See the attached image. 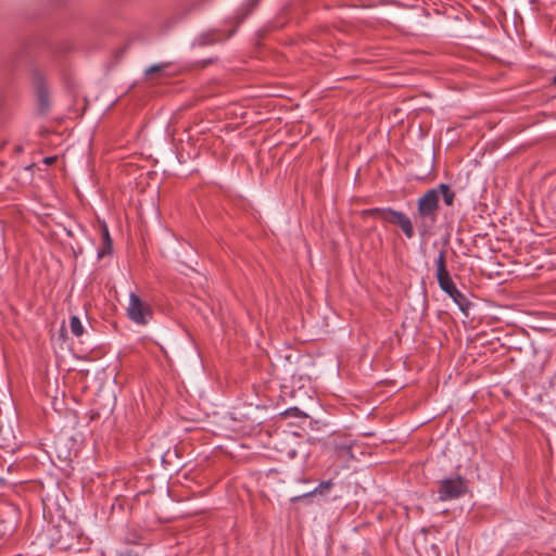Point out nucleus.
Returning <instances> with one entry per match:
<instances>
[{
	"instance_id": "1",
	"label": "nucleus",
	"mask_w": 556,
	"mask_h": 556,
	"mask_svg": "<svg viewBox=\"0 0 556 556\" xmlns=\"http://www.w3.org/2000/svg\"><path fill=\"white\" fill-rule=\"evenodd\" d=\"M440 202V191L437 189L428 190L424 195L418 199L416 223L421 236L430 232L434 226Z\"/></svg>"
},
{
	"instance_id": "2",
	"label": "nucleus",
	"mask_w": 556,
	"mask_h": 556,
	"mask_svg": "<svg viewBox=\"0 0 556 556\" xmlns=\"http://www.w3.org/2000/svg\"><path fill=\"white\" fill-rule=\"evenodd\" d=\"M368 213L383 222L397 225L408 239L414 237L413 224L406 214L392 208H372Z\"/></svg>"
},
{
	"instance_id": "3",
	"label": "nucleus",
	"mask_w": 556,
	"mask_h": 556,
	"mask_svg": "<svg viewBox=\"0 0 556 556\" xmlns=\"http://www.w3.org/2000/svg\"><path fill=\"white\" fill-rule=\"evenodd\" d=\"M127 316L137 325H147L152 316V311L137 294L130 293Z\"/></svg>"
},
{
	"instance_id": "4",
	"label": "nucleus",
	"mask_w": 556,
	"mask_h": 556,
	"mask_svg": "<svg viewBox=\"0 0 556 556\" xmlns=\"http://www.w3.org/2000/svg\"><path fill=\"white\" fill-rule=\"evenodd\" d=\"M467 492L466 481L462 477L444 479L440 482L439 498L441 501L454 500Z\"/></svg>"
},
{
	"instance_id": "5",
	"label": "nucleus",
	"mask_w": 556,
	"mask_h": 556,
	"mask_svg": "<svg viewBox=\"0 0 556 556\" xmlns=\"http://www.w3.org/2000/svg\"><path fill=\"white\" fill-rule=\"evenodd\" d=\"M437 265V279L439 282L440 288L446 293L450 294L451 291H453L456 286L453 282L450 273L446 268V256L445 251L441 250L439 252L438 258L435 261Z\"/></svg>"
},
{
	"instance_id": "6",
	"label": "nucleus",
	"mask_w": 556,
	"mask_h": 556,
	"mask_svg": "<svg viewBox=\"0 0 556 556\" xmlns=\"http://www.w3.org/2000/svg\"><path fill=\"white\" fill-rule=\"evenodd\" d=\"M333 486L332 480L323 481L318 486H316L313 491L307 492L303 495L295 496L292 500L293 501H300V500H309L315 496H327Z\"/></svg>"
},
{
	"instance_id": "7",
	"label": "nucleus",
	"mask_w": 556,
	"mask_h": 556,
	"mask_svg": "<svg viewBox=\"0 0 556 556\" xmlns=\"http://www.w3.org/2000/svg\"><path fill=\"white\" fill-rule=\"evenodd\" d=\"M352 445H353V440L350 438H345L342 441L334 443V448L340 456L353 457L352 452H351Z\"/></svg>"
},
{
	"instance_id": "8",
	"label": "nucleus",
	"mask_w": 556,
	"mask_h": 556,
	"mask_svg": "<svg viewBox=\"0 0 556 556\" xmlns=\"http://www.w3.org/2000/svg\"><path fill=\"white\" fill-rule=\"evenodd\" d=\"M448 295L453 299V301L458 305V307L463 312L467 311V308L469 306V302H468L467 298L457 288H455L453 291H451V293Z\"/></svg>"
},
{
	"instance_id": "9",
	"label": "nucleus",
	"mask_w": 556,
	"mask_h": 556,
	"mask_svg": "<svg viewBox=\"0 0 556 556\" xmlns=\"http://www.w3.org/2000/svg\"><path fill=\"white\" fill-rule=\"evenodd\" d=\"M437 190L440 191V197H443V201L447 206H452L455 199V192L450 189V187L445 184H441Z\"/></svg>"
},
{
	"instance_id": "10",
	"label": "nucleus",
	"mask_w": 556,
	"mask_h": 556,
	"mask_svg": "<svg viewBox=\"0 0 556 556\" xmlns=\"http://www.w3.org/2000/svg\"><path fill=\"white\" fill-rule=\"evenodd\" d=\"M71 331L74 336L80 337L84 333V326L77 316H72L70 320Z\"/></svg>"
},
{
	"instance_id": "11",
	"label": "nucleus",
	"mask_w": 556,
	"mask_h": 556,
	"mask_svg": "<svg viewBox=\"0 0 556 556\" xmlns=\"http://www.w3.org/2000/svg\"><path fill=\"white\" fill-rule=\"evenodd\" d=\"M168 64L166 63L151 65L146 70V75L148 77H153L154 75L162 76Z\"/></svg>"
},
{
	"instance_id": "12",
	"label": "nucleus",
	"mask_w": 556,
	"mask_h": 556,
	"mask_svg": "<svg viewBox=\"0 0 556 556\" xmlns=\"http://www.w3.org/2000/svg\"><path fill=\"white\" fill-rule=\"evenodd\" d=\"M103 241H104V249L100 255L110 253L112 250V240L110 238L109 230L106 227H104V229H103Z\"/></svg>"
},
{
	"instance_id": "13",
	"label": "nucleus",
	"mask_w": 556,
	"mask_h": 556,
	"mask_svg": "<svg viewBox=\"0 0 556 556\" xmlns=\"http://www.w3.org/2000/svg\"><path fill=\"white\" fill-rule=\"evenodd\" d=\"M38 101H39V110L41 111V113H45L49 106V103H48V97L42 90H39Z\"/></svg>"
},
{
	"instance_id": "14",
	"label": "nucleus",
	"mask_w": 556,
	"mask_h": 556,
	"mask_svg": "<svg viewBox=\"0 0 556 556\" xmlns=\"http://www.w3.org/2000/svg\"><path fill=\"white\" fill-rule=\"evenodd\" d=\"M116 556H139V555L131 551H126V552H118Z\"/></svg>"
},
{
	"instance_id": "15",
	"label": "nucleus",
	"mask_w": 556,
	"mask_h": 556,
	"mask_svg": "<svg viewBox=\"0 0 556 556\" xmlns=\"http://www.w3.org/2000/svg\"><path fill=\"white\" fill-rule=\"evenodd\" d=\"M56 157L55 156H48L43 160V163L47 164V165H51L55 162Z\"/></svg>"
},
{
	"instance_id": "16",
	"label": "nucleus",
	"mask_w": 556,
	"mask_h": 556,
	"mask_svg": "<svg viewBox=\"0 0 556 556\" xmlns=\"http://www.w3.org/2000/svg\"><path fill=\"white\" fill-rule=\"evenodd\" d=\"M194 515H195V513L194 514H191V513L190 514H186V515L182 516V518H190V517H192Z\"/></svg>"
},
{
	"instance_id": "17",
	"label": "nucleus",
	"mask_w": 556,
	"mask_h": 556,
	"mask_svg": "<svg viewBox=\"0 0 556 556\" xmlns=\"http://www.w3.org/2000/svg\"><path fill=\"white\" fill-rule=\"evenodd\" d=\"M553 83L556 84V76L553 78Z\"/></svg>"
}]
</instances>
